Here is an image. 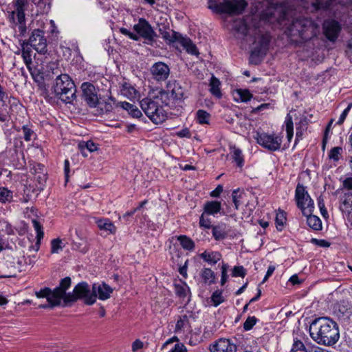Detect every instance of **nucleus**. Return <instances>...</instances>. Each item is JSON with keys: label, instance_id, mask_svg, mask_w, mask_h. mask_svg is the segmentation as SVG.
<instances>
[{"label": "nucleus", "instance_id": "obj_56", "mask_svg": "<svg viewBox=\"0 0 352 352\" xmlns=\"http://www.w3.org/2000/svg\"><path fill=\"white\" fill-rule=\"evenodd\" d=\"M31 172L34 175L46 173L45 166L40 163H34L31 168Z\"/></svg>", "mask_w": 352, "mask_h": 352}, {"label": "nucleus", "instance_id": "obj_7", "mask_svg": "<svg viewBox=\"0 0 352 352\" xmlns=\"http://www.w3.org/2000/svg\"><path fill=\"white\" fill-rule=\"evenodd\" d=\"M72 285V279L67 276L60 280L58 286L52 290L50 287H44L36 292L38 298H46L47 302H51L52 306H60L61 300Z\"/></svg>", "mask_w": 352, "mask_h": 352}, {"label": "nucleus", "instance_id": "obj_47", "mask_svg": "<svg viewBox=\"0 0 352 352\" xmlns=\"http://www.w3.org/2000/svg\"><path fill=\"white\" fill-rule=\"evenodd\" d=\"M62 240L59 238L54 239L51 241V253L57 254L63 250V246L62 245Z\"/></svg>", "mask_w": 352, "mask_h": 352}, {"label": "nucleus", "instance_id": "obj_63", "mask_svg": "<svg viewBox=\"0 0 352 352\" xmlns=\"http://www.w3.org/2000/svg\"><path fill=\"white\" fill-rule=\"evenodd\" d=\"M223 186L221 184H219L214 190H212L210 192V196L213 198L219 197L221 195V193L223 192Z\"/></svg>", "mask_w": 352, "mask_h": 352}, {"label": "nucleus", "instance_id": "obj_3", "mask_svg": "<svg viewBox=\"0 0 352 352\" xmlns=\"http://www.w3.org/2000/svg\"><path fill=\"white\" fill-rule=\"evenodd\" d=\"M50 91L54 97V101L59 99L66 104L72 103L76 97L75 84L69 76L65 74L56 76Z\"/></svg>", "mask_w": 352, "mask_h": 352}, {"label": "nucleus", "instance_id": "obj_60", "mask_svg": "<svg viewBox=\"0 0 352 352\" xmlns=\"http://www.w3.org/2000/svg\"><path fill=\"white\" fill-rule=\"evenodd\" d=\"M168 352H188V349L183 343L177 342Z\"/></svg>", "mask_w": 352, "mask_h": 352}, {"label": "nucleus", "instance_id": "obj_26", "mask_svg": "<svg viewBox=\"0 0 352 352\" xmlns=\"http://www.w3.org/2000/svg\"><path fill=\"white\" fill-rule=\"evenodd\" d=\"M113 109V104L111 102L100 100L98 104L94 110L93 113L95 116H102L111 112Z\"/></svg>", "mask_w": 352, "mask_h": 352}, {"label": "nucleus", "instance_id": "obj_5", "mask_svg": "<svg viewBox=\"0 0 352 352\" xmlns=\"http://www.w3.org/2000/svg\"><path fill=\"white\" fill-rule=\"evenodd\" d=\"M256 34L249 59L250 63L254 65L260 64L266 56L272 38L271 33L267 30L258 29Z\"/></svg>", "mask_w": 352, "mask_h": 352}, {"label": "nucleus", "instance_id": "obj_33", "mask_svg": "<svg viewBox=\"0 0 352 352\" xmlns=\"http://www.w3.org/2000/svg\"><path fill=\"white\" fill-rule=\"evenodd\" d=\"M177 241L184 250L192 251L195 249V242L186 235H179L177 236Z\"/></svg>", "mask_w": 352, "mask_h": 352}, {"label": "nucleus", "instance_id": "obj_22", "mask_svg": "<svg viewBox=\"0 0 352 352\" xmlns=\"http://www.w3.org/2000/svg\"><path fill=\"white\" fill-rule=\"evenodd\" d=\"M203 210V212L206 214V215L214 217L221 212V203L217 200L207 201L204 204Z\"/></svg>", "mask_w": 352, "mask_h": 352}, {"label": "nucleus", "instance_id": "obj_30", "mask_svg": "<svg viewBox=\"0 0 352 352\" xmlns=\"http://www.w3.org/2000/svg\"><path fill=\"white\" fill-rule=\"evenodd\" d=\"M200 276L206 285H210L215 283V274L208 267H204L200 273Z\"/></svg>", "mask_w": 352, "mask_h": 352}, {"label": "nucleus", "instance_id": "obj_8", "mask_svg": "<svg viewBox=\"0 0 352 352\" xmlns=\"http://www.w3.org/2000/svg\"><path fill=\"white\" fill-rule=\"evenodd\" d=\"M247 5L245 0H223L219 3L214 1H208V8L217 14H240Z\"/></svg>", "mask_w": 352, "mask_h": 352}, {"label": "nucleus", "instance_id": "obj_43", "mask_svg": "<svg viewBox=\"0 0 352 352\" xmlns=\"http://www.w3.org/2000/svg\"><path fill=\"white\" fill-rule=\"evenodd\" d=\"M189 324V319L187 315H182L179 316L175 325V332L181 331L187 324Z\"/></svg>", "mask_w": 352, "mask_h": 352}, {"label": "nucleus", "instance_id": "obj_58", "mask_svg": "<svg viewBox=\"0 0 352 352\" xmlns=\"http://www.w3.org/2000/svg\"><path fill=\"white\" fill-rule=\"evenodd\" d=\"M311 243L312 244L318 245L320 247H323V248H328L330 246V243L324 239H318L316 238H312L311 239Z\"/></svg>", "mask_w": 352, "mask_h": 352}, {"label": "nucleus", "instance_id": "obj_25", "mask_svg": "<svg viewBox=\"0 0 352 352\" xmlns=\"http://www.w3.org/2000/svg\"><path fill=\"white\" fill-rule=\"evenodd\" d=\"M78 148L81 155L86 157L88 155L87 151H89V153L94 152L98 149V144L92 140H88L79 142L78 144Z\"/></svg>", "mask_w": 352, "mask_h": 352}, {"label": "nucleus", "instance_id": "obj_14", "mask_svg": "<svg viewBox=\"0 0 352 352\" xmlns=\"http://www.w3.org/2000/svg\"><path fill=\"white\" fill-rule=\"evenodd\" d=\"M295 201L302 214H305L307 209L314 208V200L306 190L305 187L300 183L297 184L296 188Z\"/></svg>", "mask_w": 352, "mask_h": 352}, {"label": "nucleus", "instance_id": "obj_59", "mask_svg": "<svg viewBox=\"0 0 352 352\" xmlns=\"http://www.w3.org/2000/svg\"><path fill=\"white\" fill-rule=\"evenodd\" d=\"M318 205L320 208L321 214L325 217L326 215H328L327 210L324 206V202L323 198L320 196L318 198Z\"/></svg>", "mask_w": 352, "mask_h": 352}, {"label": "nucleus", "instance_id": "obj_53", "mask_svg": "<svg viewBox=\"0 0 352 352\" xmlns=\"http://www.w3.org/2000/svg\"><path fill=\"white\" fill-rule=\"evenodd\" d=\"M235 30L236 32L241 33L243 36H247L249 32V30L247 24L244 21H240L235 25Z\"/></svg>", "mask_w": 352, "mask_h": 352}, {"label": "nucleus", "instance_id": "obj_28", "mask_svg": "<svg viewBox=\"0 0 352 352\" xmlns=\"http://www.w3.org/2000/svg\"><path fill=\"white\" fill-rule=\"evenodd\" d=\"M174 291L177 297L184 299L188 293H190V288L186 282L181 281V283H175L173 284Z\"/></svg>", "mask_w": 352, "mask_h": 352}, {"label": "nucleus", "instance_id": "obj_13", "mask_svg": "<svg viewBox=\"0 0 352 352\" xmlns=\"http://www.w3.org/2000/svg\"><path fill=\"white\" fill-rule=\"evenodd\" d=\"M81 90L83 101L89 108L95 109L101 99L98 95L99 89L92 83L85 82L81 85Z\"/></svg>", "mask_w": 352, "mask_h": 352}, {"label": "nucleus", "instance_id": "obj_44", "mask_svg": "<svg viewBox=\"0 0 352 352\" xmlns=\"http://www.w3.org/2000/svg\"><path fill=\"white\" fill-rule=\"evenodd\" d=\"M47 173L34 175V180L37 182V189L38 190H43L47 181Z\"/></svg>", "mask_w": 352, "mask_h": 352}, {"label": "nucleus", "instance_id": "obj_1", "mask_svg": "<svg viewBox=\"0 0 352 352\" xmlns=\"http://www.w3.org/2000/svg\"><path fill=\"white\" fill-rule=\"evenodd\" d=\"M335 0H267L269 6L260 14V22L269 24L272 29H280L291 42L298 45L317 37L318 23L302 16L311 11L327 10Z\"/></svg>", "mask_w": 352, "mask_h": 352}, {"label": "nucleus", "instance_id": "obj_57", "mask_svg": "<svg viewBox=\"0 0 352 352\" xmlns=\"http://www.w3.org/2000/svg\"><path fill=\"white\" fill-rule=\"evenodd\" d=\"M351 108H352V103H349L348 104L347 107L341 113V115L339 118V120L336 122V124L341 125L343 124V122H344V120Z\"/></svg>", "mask_w": 352, "mask_h": 352}, {"label": "nucleus", "instance_id": "obj_55", "mask_svg": "<svg viewBox=\"0 0 352 352\" xmlns=\"http://www.w3.org/2000/svg\"><path fill=\"white\" fill-rule=\"evenodd\" d=\"M228 267H229V265L227 263H222L221 268V285H224L228 280V276L227 273H228Z\"/></svg>", "mask_w": 352, "mask_h": 352}, {"label": "nucleus", "instance_id": "obj_23", "mask_svg": "<svg viewBox=\"0 0 352 352\" xmlns=\"http://www.w3.org/2000/svg\"><path fill=\"white\" fill-rule=\"evenodd\" d=\"M199 256L210 265L217 264L222 257L219 252L212 250H205L204 252L199 254Z\"/></svg>", "mask_w": 352, "mask_h": 352}, {"label": "nucleus", "instance_id": "obj_42", "mask_svg": "<svg viewBox=\"0 0 352 352\" xmlns=\"http://www.w3.org/2000/svg\"><path fill=\"white\" fill-rule=\"evenodd\" d=\"M210 298L214 307H217L225 301V298L223 296V291L221 289L214 291L212 294Z\"/></svg>", "mask_w": 352, "mask_h": 352}, {"label": "nucleus", "instance_id": "obj_2", "mask_svg": "<svg viewBox=\"0 0 352 352\" xmlns=\"http://www.w3.org/2000/svg\"><path fill=\"white\" fill-rule=\"evenodd\" d=\"M309 334L318 344L331 346L340 339L339 326L329 317L316 318L310 323Z\"/></svg>", "mask_w": 352, "mask_h": 352}, {"label": "nucleus", "instance_id": "obj_24", "mask_svg": "<svg viewBox=\"0 0 352 352\" xmlns=\"http://www.w3.org/2000/svg\"><path fill=\"white\" fill-rule=\"evenodd\" d=\"M177 43L181 44V45L184 47V49L186 51L187 53L192 55L199 54L197 47L193 43V42L190 38L187 36H184L181 34Z\"/></svg>", "mask_w": 352, "mask_h": 352}, {"label": "nucleus", "instance_id": "obj_37", "mask_svg": "<svg viewBox=\"0 0 352 352\" xmlns=\"http://www.w3.org/2000/svg\"><path fill=\"white\" fill-rule=\"evenodd\" d=\"M286 212L284 210H279L275 219L276 228L278 231H282L286 223Z\"/></svg>", "mask_w": 352, "mask_h": 352}, {"label": "nucleus", "instance_id": "obj_41", "mask_svg": "<svg viewBox=\"0 0 352 352\" xmlns=\"http://www.w3.org/2000/svg\"><path fill=\"white\" fill-rule=\"evenodd\" d=\"M342 151L343 150L342 147L335 146L329 151L328 157L329 160H331L335 162H338L342 157Z\"/></svg>", "mask_w": 352, "mask_h": 352}, {"label": "nucleus", "instance_id": "obj_36", "mask_svg": "<svg viewBox=\"0 0 352 352\" xmlns=\"http://www.w3.org/2000/svg\"><path fill=\"white\" fill-rule=\"evenodd\" d=\"M21 55L23 59L24 63L26 66H29V65L32 64V50L30 48L27 47L28 45L24 44V41H23L21 44Z\"/></svg>", "mask_w": 352, "mask_h": 352}, {"label": "nucleus", "instance_id": "obj_9", "mask_svg": "<svg viewBox=\"0 0 352 352\" xmlns=\"http://www.w3.org/2000/svg\"><path fill=\"white\" fill-rule=\"evenodd\" d=\"M161 102L164 106H170L172 99L175 103L182 102L185 96L184 89L176 80L168 81L166 86V89H162L159 91Z\"/></svg>", "mask_w": 352, "mask_h": 352}, {"label": "nucleus", "instance_id": "obj_38", "mask_svg": "<svg viewBox=\"0 0 352 352\" xmlns=\"http://www.w3.org/2000/svg\"><path fill=\"white\" fill-rule=\"evenodd\" d=\"M195 119L200 124H209L210 114L205 110L199 109L196 112Z\"/></svg>", "mask_w": 352, "mask_h": 352}, {"label": "nucleus", "instance_id": "obj_64", "mask_svg": "<svg viewBox=\"0 0 352 352\" xmlns=\"http://www.w3.org/2000/svg\"><path fill=\"white\" fill-rule=\"evenodd\" d=\"M28 4V0H16L14 8L16 10H25V6Z\"/></svg>", "mask_w": 352, "mask_h": 352}, {"label": "nucleus", "instance_id": "obj_6", "mask_svg": "<svg viewBox=\"0 0 352 352\" xmlns=\"http://www.w3.org/2000/svg\"><path fill=\"white\" fill-rule=\"evenodd\" d=\"M78 300H82L87 305H92L96 301V296L93 294L87 282L82 281L78 283L72 292L64 294L63 297V307H70Z\"/></svg>", "mask_w": 352, "mask_h": 352}, {"label": "nucleus", "instance_id": "obj_50", "mask_svg": "<svg viewBox=\"0 0 352 352\" xmlns=\"http://www.w3.org/2000/svg\"><path fill=\"white\" fill-rule=\"evenodd\" d=\"M237 94L239 96V100L241 102H248L251 100L252 98V94L250 93V91L248 89H238Z\"/></svg>", "mask_w": 352, "mask_h": 352}, {"label": "nucleus", "instance_id": "obj_20", "mask_svg": "<svg viewBox=\"0 0 352 352\" xmlns=\"http://www.w3.org/2000/svg\"><path fill=\"white\" fill-rule=\"evenodd\" d=\"M314 208L307 209L305 211V214H302L303 216L307 217V223L309 227L316 231H319L322 230V221L316 215H314L312 213L314 212Z\"/></svg>", "mask_w": 352, "mask_h": 352}, {"label": "nucleus", "instance_id": "obj_10", "mask_svg": "<svg viewBox=\"0 0 352 352\" xmlns=\"http://www.w3.org/2000/svg\"><path fill=\"white\" fill-rule=\"evenodd\" d=\"M254 138L260 146L270 151H279L281 148L283 136L274 133L269 134L265 132H257Z\"/></svg>", "mask_w": 352, "mask_h": 352}, {"label": "nucleus", "instance_id": "obj_21", "mask_svg": "<svg viewBox=\"0 0 352 352\" xmlns=\"http://www.w3.org/2000/svg\"><path fill=\"white\" fill-rule=\"evenodd\" d=\"M95 223L100 230L106 232L107 234H114L116 232V227L108 218H96Z\"/></svg>", "mask_w": 352, "mask_h": 352}, {"label": "nucleus", "instance_id": "obj_12", "mask_svg": "<svg viewBox=\"0 0 352 352\" xmlns=\"http://www.w3.org/2000/svg\"><path fill=\"white\" fill-rule=\"evenodd\" d=\"M24 44L30 45L38 53L45 54L47 52V39L44 31L40 29L34 30L28 40H24Z\"/></svg>", "mask_w": 352, "mask_h": 352}, {"label": "nucleus", "instance_id": "obj_32", "mask_svg": "<svg viewBox=\"0 0 352 352\" xmlns=\"http://www.w3.org/2000/svg\"><path fill=\"white\" fill-rule=\"evenodd\" d=\"M13 201V191L7 187L0 186V203L10 204Z\"/></svg>", "mask_w": 352, "mask_h": 352}, {"label": "nucleus", "instance_id": "obj_29", "mask_svg": "<svg viewBox=\"0 0 352 352\" xmlns=\"http://www.w3.org/2000/svg\"><path fill=\"white\" fill-rule=\"evenodd\" d=\"M230 155L233 161L236 164L239 168H242L244 165V157L242 153L241 149L235 146L230 147Z\"/></svg>", "mask_w": 352, "mask_h": 352}, {"label": "nucleus", "instance_id": "obj_35", "mask_svg": "<svg viewBox=\"0 0 352 352\" xmlns=\"http://www.w3.org/2000/svg\"><path fill=\"white\" fill-rule=\"evenodd\" d=\"M245 195V193L244 192V191L241 190L240 188H237L232 191V200L234 205V209L236 210H239V206L242 204L241 199L243 198V197Z\"/></svg>", "mask_w": 352, "mask_h": 352}, {"label": "nucleus", "instance_id": "obj_19", "mask_svg": "<svg viewBox=\"0 0 352 352\" xmlns=\"http://www.w3.org/2000/svg\"><path fill=\"white\" fill-rule=\"evenodd\" d=\"M113 289L105 283L102 284L94 283L92 285V292L101 300H105L111 297Z\"/></svg>", "mask_w": 352, "mask_h": 352}, {"label": "nucleus", "instance_id": "obj_40", "mask_svg": "<svg viewBox=\"0 0 352 352\" xmlns=\"http://www.w3.org/2000/svg\"><path fill=\"white\" fill-rule=\"evenodd\" d=\"M162 38L169 43L177 42L181 35L180 33L172 30L170 34L169 32L164 31L161 32Z\"/></svg>", "mask_w": 352, "mask_h": 352}, {"label": "nucleus", "instance_id": "obj_4", "mask_svg": "<svg viewBox=\"0 0 352 352\" xmlns=\"http://www.w3.org/2000/svg\"><path fill=\"white\" fill-rule=\"evenodd\" d=\"M140 104L146 116L155 124H162L167 119V113L163 109L164 104L161 102L159 93L143 98Z\"/></svg>", "mask_w": 352, "mask_h": 352}, {"label": "nucleus", "instance_id": "obj_48", "mask_svg": "<svg viewBox=\"0 0 352 352\" xmlns=\"http://www.w3.org/2000/svg\"><path fill=\"white\" fill-rule=\"evenodd\" d=\"M247 274V270L242 265L234 266L231 272L232 277L244 278Z\"/></svg>", "mask_w": 352, "mask_h": 352}, {"label": "nucleus", "instance_id": "obj_54", "mask_svg": "<svg viewBox=\"0 0 352 352\" xmlns=\"http://www.w3.org/2000/svg\"><path fill=\"white\" fill-rule=\"evenodd\" d=\"M309 124V120L306 116H302L298 122L296 123V130H306Z\"/></svg>", "mask_w": 352, "mask_h": 352}, {"label": "nucleus", "instance_id": "obj_46", "mask_svg": "<svg viewBox=\"0 0 352 352\" xmlns=\"http://www.w3.org/2000/svg\"><path fill=\"white\" fill-rule=\"evenodd\" d=\"M258 319L255 316H248L245 321L243 322V329L245 331H248L252 329L254 326L257 323Z\"/></svg>", "mask_w": 352, "mask_h": 352}, {"label": "nucleus", "instance_id": "obj_51", "mask_svg": "<svg viewBox=\"0 0 352 352\" xmlns=\"http://www.w3.org/2000/svg\"><path fill=\"white\" fill-rule=\"evenodd\" d=\"M23 132V138L26 142H29L32 139V136L35 135L33 129L28 125H23L21 128Z\"/></svg>", "mask_w": 352, "mask_h": 352}, {"label": "nucleus", "instance_id": "obj_27", "mask_svg": "<svg viewBox=\"0 0 352 352\" xmlns=\"http://www.w3.org/2000/svg\"><path fill=\"white\" fill-rule=\"evenodd\" d=\"M118 106L127 111L133 118H139L142 116L141 111L134 104L128 102H120Z\"/></svg>", "mask_w": 352, "mask_h": 352}, {"label": "nucleus", "instance_id": "obj_45", "mask_svg": "<svg viewBox=\"0 0 352 352\" xmlns=\"http://www.w3.org/2000/svg\"><path fill=\"white\" fill-rule=\"evenodd\" d=\"M32 224H33L34 228L36 232V239H38V241L39 242L41 241V239L43 238V236H44L43 226L36 219L32 220Z\"/></svg>", "mask_w": 352, "mask_h": 352}, {"label": "nucleus", "instance_id": "obj_11", "mask_svg": "<svg viewBox=\"0 0 352 352\" xmlns=\"http://www.w3.org/2000/svg\"><path fill=\"white\" fill-rule=\"evenodd\" d=\"M133 30L140 37L144 38V44L153 45L156 41L157 35L153 27L145 19L140 18L138 23L134 25Z\"/></svg>", "mask_w": 352, "mask_h": 352}, {"label": "nucleus", "instance_id": "obj_16", "mask_svg": "<svg viewBox=\"0 0 352 352\" xmlns=\"http://www.w3.org/2000/svg\"><path fill=\"white\" fill-rule=\"evenodd\" d=\"M153 78L157 81L166 80L170 74V68L168 65L159 61L153 65L151 68Z\"/></svg>", "mask_w": 352, "mask_h": 352}, {"label": "nucleus", "instance_id": "obj_61", "mask_svg": "<svg viewBox=\"0 0 352 352\" xmlns=\"http://www.w3.org/2000/svg\"><path fill=\"white\" fill-rule=\"evenodd\" d=\"M70 164L68 160H65L64 162V173H65V182L67 184L69 182V172H70Z\"/></svg>", "mask_w": 352, "mask_h": 352}, {"label": "nucleus", "instance_id": "obj_15", "mask_svg": "<svg viewBox=\"0 0 352 352\" xmlns=\"http://www.w3.org/2000/svg\"><path fill=\"white\" fill-rule=\"evenodd\" d=\"M340 23L334 19L325 21L323 23V33L331 42H335L341 31Z\"/></svg>", "mask_w": 352, "mask_h": 352}, {"label": "nucleus", "instance_id": "obj_39", "mask_svg": "<svg viewBox=\"0 0 352 352\" xmlns=\"http://www.w3.org/2000/svg\"><path fill=\"white\" fill-rule=\"evenodd\" d=\"M309 349H307L302 340L298 338H294V342L290 352H309Z\"/></svg>", "mask_w": 352, "mask_h": 352}, {"label": "nucleus", "instance_id": "obj_62", "mask_svg": "<svg viewBox=\"0 0 352 352\" xmlns=\"http://www.w3.org/2000/svg\"><path fill=\"white\" fill-rule=\"evenodd\" d=\"M286 131L294 130V124L292 116L288 113L285 120Z\"/></svg>", "mask_w": 352, "mask_h": 352}, {"label": "nucleus", "instance_id": "obj_17", "mask_svg": "<svg viewBox=\"0 0 352 352\" xmlns=\"http://www.w3.org/2000/svg\"><path fill=\"white\" fill-rule=\"evenodd\" d=\"M211 352H236V346L230 339L220 338L210 345Z\"/></svg>", "mask_w": 352, "mask_h": 352}, {"label": "nucleus", "instance_id": "obj_49", "mask_svg": "<svg viewBox=\"0 0 352 352\" xmlns=\"http://www.w3.org/2000/svg\"><path fill=\"white\" fill-rule=\"evenodd\" d=\"M205 215H206V214H204V212L201 214L199 222V226L206 229H210L214 226L212 225L210 219L205 217Z\"/></svg>", "mask_w": 352, "mask_h": 352}, {"label": "nucleus", "instance_id": "obj_52", "mask_svg": "<svg viewBox=\"0 0 352 352\" xmlns=\"http://www.w3.org/2000/svg\"><path fill=\"white\" fill-rule=\"evenodd\" d=\"M16 14V18L19 24L25 23V10H15L11 13V19L14 22V14Z\"/></svg>", "mask_w": 352, "mask_h": 352}, {"label": "nucleus", "instance_id": "obj_34", "mask_svg": "<svg viewBox=\"0 0 352 352\" xmlns=\"http://www.w3.org/2000/svg\"><path fill=\"white\" fill-rule=\"evenodd\" d=\"M211 229L212 236L216 241L223 240L227 237V232L222 226H214Z\"/></svg>", "mask_w": 352, "mask_h": 352}, {"label": "nucleus", "instance_id": "obj_31", "mask_svg": "<svg viewBox=\"0 0 352 352\" xmlns=\"http://www.w3.org/2000/svg\"><path fill=\"white\" fill-rule=\"evenodd\" d=\"M210 92L215 96L217 98L220 99L222 97V93L221 91L220 86L221 82L219 80L214 76H212L210 81Z\"/></svg>", "mask_w": 352, "mask_h": 352}, {"label": "nucleus", "instance_id": "obj_18", "mask_svg": "<svg viewBox=\"0 0 352 352\" xmlns=\"http://www.w3.org/2000/svg\"><path fill=\"white\" fill-rule=\"evenodd\" d=\"M32 77L34 81L38 83L39 89L41 90V96L45 100L50 103L54 102V97L52 96L44 82L43 73L38 72L35 74H32Z\"/></svg>", "mask_w": 352, "mask_h": 352}]
</instances>
